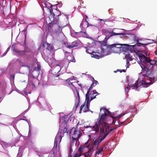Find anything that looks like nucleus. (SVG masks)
<instances>
[{
    "mask_svg": "<svg viewBox=\"0 0 157 157\" xmlns=\"http://www.w3.org/2000/svg\"><path fill=\"white\" fill-rule=\"evenodd\" d=\"M136 44L138 46H143V47H145V46L146 45H147L148 44H143V43H139L138 40H137V43H136Z\"/></svg>",
    "mask_w": 157,
    "mask_h": 157,
    "instance_id": "nucleus-31",
    "label": "nucleus"
},
{
    "mask_svg": "<svg viewBox=\"0 0 157 157\" xmlns=\"http://www.w3.org/2000/svg\"><path fill=\"white\" fill-rule=\"evenodd\" d=\"M108 130H106V132H104V133L102 134L100 133V131L99 132L100 135V137L98 139H96L93 141V144L95 146H96L98 147L99 144L101 142L106 136L109 133V131Z\"/></svg>",
    "mask_w": 157,
    "mask_h": 157,
    "instance_id": "nucleus-4",
    "label": "nucleus"
},
{
    "mask_svg": "<svg viewBox=\"0 0 157 157\" xmlns=\"http://www.w3.org/2000/svg\"><path fill=\"white\" fill-rule=\"evenodd\" d=\"M26 34H25V39L24 40V45L25 46V48H24V50H23V51L24 52V53H25L26 52H28L29 51V49L28 48L26 47Z\"/></svg>",
    "mask_w": 157,
    "mask_h": 157,
    "instance_id": "nucleus-24",
    "label": "nucleus"
},
{
    "mask_svg": "<svg viewBox=\"0 0 157 157\" xmlns=\"http://www.w3.org/2000/svg\"><path fill=\"white\" fill-rule=\"evenodd\" d=\"M41 66L39 64H37V67H34V70L32 71V75H33L36 77H37L41 70Z\"/></svg>",
    "mask_w": 157,
    "mask_h": 157,
    "instance_id": "nucleus-13",
    "label": "nucleus"
},
{
    "mask_svg": "<svg viewBox=\"0 0 157 157\" xmlns=\"http://www.w3.org/2000/svg\"><path fill=\"white\" fill-rule=\"evenodd\" d=\"M91 151V149H89L87 152L82 154L84 155L85 157H87L88 156H91L92 155Z\"/></svg>",
    "mask_w": 157,
    "mask_h": 157,
    "instance_id": "nucleus-25",
    "label": "nucleus"
},
{
    "mask_svg": "<svg viewBox=\"0 0 157 157\" xmlns=\"http://www.w3.org/2000/svg\"><path fill=\"white\" fill-rule=\"evenodd\" d=\"M84 148L85 147H84L82 146H80L78 149V152H79V154H81V155L82 154V152H83L84 149Z\"/></svg>",
    "mask_w": 157,
    "mask_h": 157,
    "instance_id": "nucleus-30",
    "label": "nucleus"
},
{
    "mask_svg": "<svg viewBox=\"0 0 157 157\" xmlns=\"http://www.w3.org/2000/svg\"><path fill=\"white\" fill-rule=\"evenodd\" d=\"M10 47H8L7 48V50L6 51L7 52H8L10 50Z\"/></svg>",
    "mask_w": 157,
    "mask_h": 157,
    "instance_id": "nucleus-49",
    "label": "nucleus"
},
{
    "mask_svg": "<svg viewBox=\"0 0 157 157\" xmlns=\"http://www.w3.org/2000/svg\"><path fill=\"white\" fill-rule=\"evenodd\" d=\"M102 34L105 35V37H109V39L111 37L117 35H120L121 34V33H117L113 32V31H109L107 29H103L102 30Z\"/></svg>",
    "mask_w": 157,
    "mask_h": 157,
    "instance_id": "nucleus-9",
    "label": "nucleus"
},
{
    "mask_svg": "<svg viewBox=\"0 0 157 157\" xmlns=\"http://www.w3.org/2000/svg\"><path fill=\"white\" fill-rule=\"evenodd\" d=\"M99 117L98 121V124L100 128V133L102 134L106 132V130H109V132L112 131V129L109 128V126L108 124L106 122V118L109 117V116L106 113L101 114Z\"/></svg>",
    "mask_w": 157,
    "mask_h": 157,
    "instance_id": "nucleus-1",
    "label": "nucleus"
},
{
    "mask_svg": "<svg viewBox=\"0 0 157 157\" xmlns=\"http://www.w3.org/2000/svg\"><path fill=\"white\" fill-rule=\"evenodd\" d=\"M132 57V56H131L130 54H126L125 55V58L126 59V65H128L129 61L133 60V59Z\"/></svg>",
    "mask_w": 157,
    "mask_h": 157,
    "instance_id": "nucleus-18",
    "label": "nucleus"
},
{
    "mask_svg": "<svg viewBox=\"0 0 157 157\" xmlns=\"http://www.w3.org/2000/svg\"><path fill=\"white\" fill-rule=\"evenodd\" d=\"M109 39V37H105L103 40L99 41L98 42L101 44V47L105 46L107 47L108 45L107 44V41Z\"/></svg>",
    "mask_w": 157,
    "mask_h": 157,
    "instance_id": "nucleus-16",
    "label": "nucleus"
},
{
    "mask_svg": "<svg viewBox=\"0 0 157 157\" xmlns=\"http://www.w3.org/2000/svg\"><path fill=\"white\" fill-rule=\"evenodd\" d=\"M77 95L78 96V98H77L76 99V100H77L78 102H77V104H75V106L76 107V109L77 108L78 106L79 105V104L80 103V97H79V93L78 92H77Z\"/></svg>",
    "mask_w": 157,
    "mask_h": 157,
    "instance_id": "nucleus-32",
    "label": "nucleus"
},
{
    "mask_svg": "<svg viewBox=\"0 0 157 157\" xmlns=\"http://www.w3.org/2000/svg\"><path fill=\"white\" fill-rule=\"evenodd\" d=\"M15 75H10V78L13 81L14 79Z\"/></svg>",
    "mask_w": 157,
    "mask_h": 157,
    "instance_id": "nucleus-41",
    "label": "nucleus"
},
{
    "mask_svg": "<svg viewBox=\"0 0 157 157\" xmlns=\"http://www.w3.org/2000/svg\"><path fill=\"white\" fill-rule=\"evenodd\" d=\"M144 79H143L140 81L139 83L140 85L139 86L146 88L152 84L154 82H152L151 81V78L149 77L148 76H145Z\"/></svg>",
    "mask_w": 157,
    "mask_h": 157,
    "instance_id": "nucleus-3",
    "label": "nucleus"
},
{
    "mask_svg": "<svg viewBox=\"0 0 157 157\" xmlns=\"http://www.w3.org/2000/svg\"><path fill=\"white\" fill-rule=\"evenodd\" d=\"M148 59H149L147 60V65L150 64L152 66V67L150 68V69H151L152 67V65L155 64L156 62L155 60H154L151 59L149 58H148Z\"/></svg>",
    "mask_w": 157,
    "mask_h": 157,
    "instance_id": "nucleus-19",
    "label": "nucleus"
},
{
    "mask_svg": "<svg viewBox=\"0 0 157 157\" xmlns=\"http://www.w3.org/2000/svg\"><path fill=\"white\" fill-rule=\"evenodd\" d=\"M99 20H100V21H103V20L102 19H99Z\"/></svg>",
    "mask_w": 157,
    "mask_h": 157,
    "instance_id": "nucleus-55",
    "label": "nucleus"
},
{
    "mask_svg": "<svg viewBox=\"0 0 157 157\" xmlns=\"http://www.w3.org/2000/svg\"><path fill=\"white\" fill-rule=\"evenodd\" d=\"M67 59L68 60L69 62H75V60L74 58V57L73 56H68L67 57Z\"/></svg>",
    "mask_w": 157,
    "mask_h": 157,
    "instance_id": "nucleus-27",
    "label": "nucleus"
},
{
    "mask_svg": "<svg viewBox=\"0 0 157 157\" xmlns=\"http://www.w3.org/2000/svg\"><path fill=\"white\" fill-rule=\"evenodd\" d=\"M83 146H84L85 148L89 147L90 146V144L88 143V141L85 143V144Z\"/></svg>",
    "mask_w": 157,
    "mask_h": 157,
    "instance_id": "nucleus-38",
    "label": "nucleus"
},
{
    "mask_svg": "<svg viewBox=\"0 0 157 157\" xmlns=\"http://www.w3.org/2000/svg\"><path fill=\"white\" fill-rule=\"evenodd\" d=\"M138 85V81H136L135 83L133 84L132 86L131 84L130 83H128L126 87V88L128 89V90H129L130 88L132 87L133 89H136L138 90H137V89L139 87Z\"/></svg>",
    "mask_w": 157,
    "mask_h": 157,
    "instance_id": "nucleus-14",
    "label": "nucleus"
},
{
    "mask_svg": "<svg viewBox=\"0 0 157 157\" xmlns=\"http://www.w3.org/2000/svg\"><path fill=\"white\" fill-rule=\"evenodd\" d=\"M85 22H86L87 23V24H88V26L89 25V26H92V25H91L89 24L88 21L86 20V19H85Z\"/></svg>",
    "mask_w": 157,
    "mask_h": 157,
    "instance_id": "nucleus-47",
    "label": "nucleus"
},
{
    "mask_svg": "<svg viewBox=\"0 0 157 157\" xmlns=\"http://www.w3.org/2000/svg\"><path fill=\"white\" fill-rule=\"evenodd\" d=\"M72 151H73L72 149V148L71 147V146L70 147V151H69L70 153H71V152H72Z\"/></svg>",
    "mask_w": 157,
    "mask_h": 157,
    "instance_id": "nucleus-46",
    "label": "nucleus"
},
{
    "mask_svg": "<svg viewBox=\"0 0 157 157\" xmlns=\"http://www.w3.org/2000/svg\"><path fill=\"white\" fill-rule=\"evenodd\" d=\"M155 54L157 55V51H155Z\"/></svg>",
    "mask_w": 157,
    "mask_h": 157,
    "instance_id": "nucleus-52",
    "label": "nucleus"
},
{
    "mask_svg": "<svg viewBox=\"0 0 157 157\" xmlns=\"http://www.w3.org/2000/svg\"><path fill=\"white\" fill-rule=\"evenodd\" d=\"M73 129H74V131L72 137V140L73 141H74L75 140L77 141L80 137V131L79 130H78L77 128H73L71 130V131L69 132L70 134L71 133V130Z\"/></svg>",
    "mask_w": 157,
    "mask_h": 157,
    "instance_id": "nucleus-8",
    "label": "nucleus"
},
{
    "mask_svg": "<svg viewBox=\"0 0 157 157\" xmlns=\"http://www.w3.org/2000/svg\"><path fill=\"white\" fill-rule=\"evenodd\" d=\"M117 71H120V72L121 73L122 72H125L126 71V70L125 69H123V70H121L118 69L117 70Z\"/></svg>",
    "mask_w": 157,
    "mask_h": 157,
    "instance_id": "nucleus-44",
    "label": "nucleus"
},
{
    "mask_svg": "<svg viewBox=\"0 0 157 157\" xmlns=\"http://www.w3.org/2000/svg\"><path fill=\"white\" fill-rule=\"evenodd\" d=\"M67 44H67V42H65V43H64V44H65L66 45H67Z\"/></svg>",
    "mask_w": 157,
    "mask_h": 157,
    "instance_id": "nucleus-54",
    "label": "nucleus"
},
{
    "mask_svg": "<svg viewBox=\"0 0 157 157\" xmlns=\"http://www.w3.org/2000/svg\"><path fill=\"white\" fill-rule=\"evenodd\" d=\"M102 110H103V111L104 112V113H108V114H111V112H110L108 109H105V108H101L100 109V111H101Z\"/></svg>",
    "mask_w": 157,
    "mask_h": 157,
    "instance_id": "nucleus-33",
    "label": "nucleus"
},
{
    "mask_svg": "<svg viewBox=\"0 0 157 157\" xmlns=\"http://www.w3.org/2000/svg\"><path fill=\"white\" fill-rule=\"evenodd\" d=\"M125 114V113H122V114L119 115L118 116H117V118L118 119H120L122 116L124 115Z\"/></svg>",
    "mask_w": 157,
    "mask_h": 157,
    "instance_id": "nucleus-42",
    "label": "nucleus"
},
{
    "mask_svg": "<svg viewBox=\"0 0 157 157\" xmlns=\"http://www.w3.org/2000/svg\"><path fill=\"white\" fill-rule=\"evenodd\" d=\"M138 56L139 58L140 59V62H147V60L149 59H148V58L146 57L144 54H139L138 55Z\"/></svg>",
    "mask_w": 157,
    "mask_h": 157,
    "instance_id": "nucleus-15",
    "label": "nucleus"
},
{
    "mask_svg": "<svg viewBox=\"0 0 157 157\" xmlns=\"http://www.w3.org/2000/svg\"><path fill=\"white\" fill-rule=\"evenodd\" d=\"M72 44L73 45L74 47L77 46H78V43L76 41H74L73 42Z\"/></svg>",
    "mask_w": 157,
    "mask_h": 157,
    "instance_id": "nucleus-39",
    "label": "nucleus"
},
{
    "mask_svg": "<svg viewBox=\"0 0 157 157\" xmlns=\"http://www.w3.org/2000/svg\"><path fill=\"white\" fill-rule=\"evenodd\" d=\"M7 52L6 51L3 54V56H5L6 55Z\"/></svg>",
    "mask_w": 157,
    "mask_h": 157,
    "instance_id": "nucleus-50",
    "label": "nucleus"
},
{
    "mask_svg": "<svg viewBox=\"0 0 157 157\" xmlns=\"http://www.w3.org/2000/svg\"><path fill=\"white\" fill-rule=\"evenodd\" d=\"M92 129L94 130L96 132H98L99 131L98 125L96 123L95 124V125L93 127Z\"/></svg>",
    "mask_w": 157,
    "mask_h": 157,
    "instance_id": "nucleus-28",
    "label": "nucleus"
},
{
    "mask_svg": "<svg viewBox=\"0 0 157 157\" xmlns=\"http://www.w3.org/2000/svg\"><path fill=\"white\" fill-rule=\"evenodd\" d=\"M115 44L108 45L107 46V48L110 50H116Z\"/></svg>",
    "mask_w": 157,
    "mask_h": 157,
    "instance_id": "nucleus-23",
    "label": "nucleus"
},
{
    "mask_svg": "<svg viewBox=\"0 0 157 157\" xmlns=\"http://www.w3.org/2000/svg\"><path fill=\"white\" fill-rule=\"evenodd\" d=\"M59 76V75H57V77H58Z\"/></svg>",
    "mask_w": 157,
    "mask_h": 157,
    "instance_id": "nucleus-56",
    "label": "nucleus"
},
{
    "mask_svg": "<svg viewBox=\"0 0 157 157\" xmlns=\"http://www.w3.org/2000/svg\"><path fill=\"white\" fill-rule=\"evenodd\" d=\"M112 123L116 125H118V124L119 123V122L118 121H117V122H116V118H113V121L112 122Z\"/></svg>",
    "mask_w": 157,
    "mask_h": 157,
    "instance_id": "nucleus-35",
    "label": "nucleus"
},
{
    "mask_svg": "<svg viewBox=\"0 0 157 157\" xmlns=\"http://www.w3.org/2000/svg\"><path fill=\"white\" fill-rule=\"evenodd\" d=\"M139 63L141 67L143 69L146 68L147 69H150V67H148L147 64V62H140Z\"/></svg>",
    "mask_w": 157,
    "mask_h": 157,
    "instance_id": "nucleus-17",
    "label": "nucleus"
},
{
    "mask_svg": "<svg viewBox=\"0 0 157 157\" xmlns=\"http://www.w3.org/2000/svg\"><path fill=\"white\" fill-rule=\"evenodd\" d=\"M81 156V154H76L74 156V157H80Z\"/></svg>",
    "mask_w": 157,
    "mask_h": 157,
    "instance_id": "nucleus-45",
    "label": "nucleus"
},
{
    "mask_svg": "<svg viewBox=\"0 0 157 157\" xmlns=\"http://www.w3.org/2000/svg\"><path fill=\"white\" fill-rule=\"evenodd\" d=\"M97 96V95H94V94L92 93V94L91 95V96L90 97V102L92 100L96 98V97Z\"/></svg>",
    "mask_w": 157,
    "mask_h": 157,
    "instance_id": "nucleus-36",
    "label": "nucleus"
},
{
    "mask_svg": "<svg viewBox=\"0 0 157 157\" xmlns=\"http://www.w3.org/2000/svg\"><path fill=\"white\" fill-rule=\"evenodd\" d=\"M16 53H18L20 55H23L25 54V53H24V52L23 51L19 50L17 49H14L13 50Z\"/></svg>",
    "mask_w": 157,
    "mask_h": 157,
    "instance_id": "nucleus-26",
    "label": "nucleus"
},
{
    "mask_svg": "<svg viewBox=\"0 0 157 157\" xmlns=\"http://www.w3.org/2000/svg\"><path fill=\"white\" fill-rule=\"evenodd\" d=\"M92 79L93 80L91 86L94 87L96 85L98 84V82L97 81L95 80L93 77H92Z\"/></svg>",
    "mask_w": 157,
    "mask_h": 157,
    "instance_id": "nucleus-29",
    "label": "nucleus"
},
{
    "mask_svg": "<svg viewBox=\"0 0 157 157\" xmlns=\"http://www.w3.org/2000/svg\"><path fill=\"white\" fill-rule=\"evenodd\" d=\"M88 18V17L86 15V19L87 20V19Z\"/></svg>",
    "mask_w": 157,
    "mask_h": 157,
    "instance_id": "nucleus-53",
    "label": "nucleus"
},
{
    "mask_svg": "<svg viewBox=\"0 0 157 157\" xmlns=\"http://www.w3.org/2000/svg\"><path fill=\"white\" fill-rule=\"evenodd\" d=\"M93 94H96V95H98L100 94L99 93H98V92H97L96 90H94L93 91Z\"/></svg>",
    "mask_w": 157,
    "mask_h": 157,
    "instance_id": "nucleus-43",
    "label": "nucleus"
},
{
    "mask_svg": "<svg viewBox=\"0 0 157 157\" xmlns=\"http://www.w3.org/2000/svg\"><path fill=\"white\" fill-rule=\"evenodd\" d=\"M115 44L116 45V50L118 48H120V50H123L124 51L128 50L130 47L133 48L135 46V45L130 46L127 44Z\"/></svg>",
    "mask_w": 157,
    "mask_h": 157,
    "instance_id": "nucleus-10",
    "label": "nucleus"
},
{
    "mask_svg": "<svg viewBox=\"0 0 157 157\" xmlns=\"http://www.w3.org/2000/svg\"><path fill=\"white\" fill-rule=\"evenodd\" d=\"M19 64H20V65H21V64H22V65L23 66H24L23 65V63H22L21 61H19Z\"/></svg>",
    "mask_w": 157,
    "mask_h": 157,
    "instance_id": "nucleus-48",
    "label": "nucleus"
},
{
    "mask_svg": "<svg viewBox=\"0 0 157 157\" xmlns=\"http://www.w3.org/2000/svg\"><path fill=\"white\" fill-rule=\"evenodd\" d=\"M61 63H63L64 61H62L60 63V65L57 64L52 69V71L53 74L56 75L60 71L61 69V67L63 66V65L61 64Z\"/></svg>",
    "mask_w": 157,
    "mask_h": 157,
    "instance_id": "nucleus-12",
    "label": "nucleus"
},
{
    "mask_svg": "<svg viewBox=\"0 0 157 157\" xmlns=\"http://www.w3.org/2000/svg\"><path fill=\"white\" fill-rule=\"evenodd\" d=\"M36 72H35V74H36Z\"/></svg>",
    "mask_w": 157,
    "mask_h": 157,
    "instance_id": "nucleus-57",
    "label": "nucleus"
},
{
    "mask_svg": "<svg viewBox=\"0 0 157 157\" xmlns=\"http://www.w3.org/2000/svg\"><path fill=\"white\" fill-rule=\"evenodd\" d=\"M65 118L64 117H62L60 119V122L62 123L63 124L64 127H62L61 125L60 126V127L59 128V132L63 134V135L64 136V134L65 132H68L67 129V125L66 123L67 121L65 120Z\"/></svg>",
    "mask_w": 157,
    "mask_h": 157,
    "instance_id": "nucleus-5",
    "label": "nucleus"
},
{
    "mask_svg": "<svg viewBox=\"0 0 157 157\" xmlns=\"http://www.w3.org/2000/svg\"><path fill=\"white\" fill-rule=\"evenodd\" d=\"M50 13H51L50 16L53 18L54 24L52 25V29H54V31L53 32V35L59 36V34L62 33V29L63 26L62 25L59 23V21L58 18V20L56 18H54L55 14L53 12V10L51 8L50 10Z\"/></svg>",
    "mask_w": 157,
    "mask_h": 157,
    "instance_id": "nucleus-2",
    "label": "nucleus"
},
{
    "mask_svg": "<svg viewBox=\"0 0 157 157\" xmlns=\"http://www.w3.org/2000/svg\"><path fill=\"white\" fill-rule=\"evenodd\" d=\"M74 76H73L72 77L68 78L65 80V82L66 83L68 84L69 86L72 85L73 86L72 83L70 82V81H72L74 80L75 79Z\"/></svg>",
    "mask_w": 157,
    "mask_h": 157,
    "instance_id": "nucleus-20",
    "label": "nucleus"
},
{
    "mask_svg": "<svg viewBox=\"0 0 157 157\" xmlns=\"http://www.w3.org/2000/svg\"><path fill=\"white\" fill-rule=\"evenodd\" d=\"M64 136L63 134L59 132H58L56 134L54 141V144L53 148L55 147H57L58 142H60L62 137Z\"/></svg>",
    "mask_w": 157,
    "mask_h": 157,
    "instance_id": "nucleus-11",
    "label": "nucleus"
},
{
    "mask_svg": "<svg viewBox=\"0 0 157 157\" xmlns=\"http://www.w3.org/2000/svg\"><path fill=\"white\" fill-rule=\"evenodd\" d=\"M67 47L69 48H74L73 45L72 44H71L67 45Z\"/></svg>",
    "mask_w": 157,
    "mask_h": 157,
    "instance_id": "nucleus-40",
    "label": "nucleus"
},
{
    "mask_svg": "<svg viewBox=\"0 0 157 157\" xmlns=\"http://www.w3.org/2000/svg\"><path fill=\"white\" fill-rule=\"evenodd\" d=\"M32 77H30L29 79V84L32 86V88H34L36 87H37L39 84V80L35 78L33 75H32Z\"/></svg>",
    "mask_w": 157,
    "mask_h": 157,
    "instance_id": "nucleus-6",
    "label": "nucleus"
},
{
    "mask_svg": "<svg viewBox=\"0 0 157 157\" xmlns=\"http://www.w3.org/2000/svg\"><path fill=\"white\" fill-rule=\"evenodd\" d=\"M47 45V48L49 51H52L53 49V47L50 44L45 43L43 44V47H45V45Z\"/></svg>",
    "mask_w": 157,
    "mask_h": 157,
    "instance_id": "nucleus-21",
    "label": "nucleus"
},
{
    "mask_svg": "<svg viewBox=\"0 0 157 157\" xmlns=\"http://www.w3.org/2000/svg\"><path fill=\"white\" fill-rule=\"evenodd\" d=\"M90 105V101L85 99V101L83 104L82 105L80 108L79 113H81L82 111L83 112H86L89 111V107Z\"/></svg>",
    "mask_w": 157,
    "mask_h": 157,
    "instance_id": "nucleus-7",
    "label": "nucleus"
},
{
    "mask_svg": "<svg viewBox=\"0 0 157 157\" xmlns=\"http://www.w3.org/2000/svg\"><path fill=\"white\" fill-rule=\"evenodd\" d=\"M124 123V122H121V125H122Z\"/></svg>",
    "mask_w": 157,
    "mask_h": 157,
    "instance_id": "nucleus-51",
    "label": "nucleus"
},
{
    "mask_svg": "<svg viewBox=\"0 0 157 157\" xmlns=\"http://www.w3.org/2000/svg\"><path fill=\"white\" fill-rule=\"evenodd\" d=\"M93 57H94V58L97 59H99L100 57V56H99L98 55H97L96 53H95L94 54H93Z\"/></svg>",
    "mask_w": 157,
    "mask_h": 157,
    "instance_id": "nucleus-37",
    "label": "nucleus"
},
{
    "mask_svg": "<svg viewBox=\"0 0 157 157\" xmlns=\"http://www.w3.org/2000/svg\"><path fill=\"white\" fill-rule=\"evenodd\" d=\"M93 87L91 86H90L89 88L88 89L87 92L86 94V99L87 100H90V97L89 95L90 94V91L91 89Z\"/></svg>",
    "mask_w": 157,
    "mask_h": 157,
    "instance_id": "nucleus-22",
    "label": "nucleus"
},
{
    "mask_svg": "<svg viewBox=\"0 0 157 157\" xmlns=\"http://www.w3.org/2000/svg\"><path fill=\"white\" fill-rule=\"evenodd\" d=\"M104 148L103 147H102L101 148H100L99 150H98L96 152V154H97L98 155L100 154L103 151Z\"/></svg>",
    "mask_w": 157,
    "mask_h": 157,
    "instance_id": "nucleus-34",
    "label": "nucleus"
}]
</instances>
